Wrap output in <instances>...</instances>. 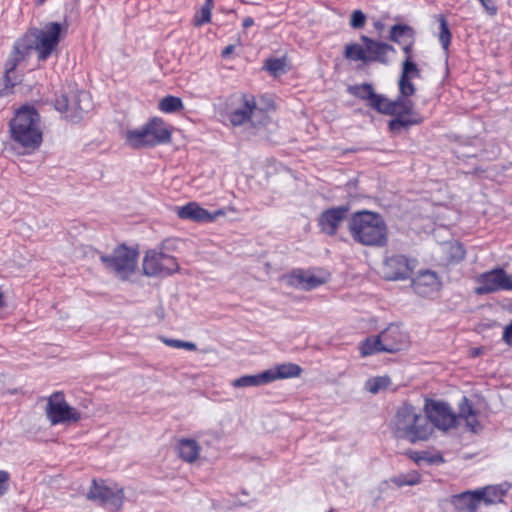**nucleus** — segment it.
Segmentation results:
<instances>
[{
	"label": "nucleus",
	"instance_id": "ddd939ff",
	"mask_svg": "<svg viewBox=\"0 0 512 512\" xmlns=\"http://www.w3.org/2000/svg\"><path fill=\"white\" fill-rule=\"evenodd\" d=\"M412 270L409 259L400 254L386 257L382 266L383 277L392 281L409 278Z\"/></svg>",
	"mask_w": 512,
	"mask_h": 512
},
{
	"label": "nucleus",
	"instance_id": "f8f14e48",
	"mask_svg": "<svg viewBox=\"0 0 512 512\" xmlns=\"http://www.w3.org/2000/svg\"><path fill=\"white\" fill-rule=\"evenodd\" d=\"M56 108L66 112V117L72 122H78L92 109L91 97L86 92H79L69 100L66 96L56 101Z\"/></svg>",
	"mask_w": 512,
	"mask_h": 512
},
{
	"label": "nucleus",
	"instance_id": "aec40b11",
	"mask_svg": "<svg viewBox=\"0 0 512 512\" xmlns=\"http://www.w3.org/2000/svg\"><path fill=\"white\" fill-rule=\"evenodd\" d=\"M256 110L254 97L243 95L242 106L229 113V121L233 126H240L249 120Z\"/></svg>",
	"mask_w": 512,
	"mask_h": 512
},
{
	"label": "nucleus",
	"instance_id": "f3484780",
	"mask_svg": "<svg viewBox=\"0 0 512 512\" xmlns=\"http://www.w3.org/2000/svg\"><path fill=\"white\" fill-rule=\"evenodd\" d=\"M412 77H420V70L412 60L405 59L399 79V97L408 99V97L415 94L416 88L411 81Z\"/></svg>",
	"mask_w": 512,
	"mask_h": 512
},
{
	"label": "nucleus",
	"instance_id": "c9c22d12",
	"mask_svg": "<svg viewBox=\"0 0 512 512\" xmlns=\"http://www.w3.org/2000/svg\"><path fill=\"white\" fill-rule=\"evenodd\" d=\"M212 7H213V0H206L204 5L201 8L199 14H196L194 17V25L195 26H201L205 23L210 22Z\"/></svg>",
	"mask_w": 512,
	"mask_h": 512
},
{
	"label": "nucleus",
	"instance_id": "8fccbe9b",
	"mask_svg": "<svg viewBox=\"0 0 512 512\" xmlns=\"http://www.w3.org/2000/svg\"><path fill=\"white\" fill-rule=\"evenodd\" d=\"M479 294H484V293H488V292H491L492 290H482V289H479V290H476Z\"/></svg>",
	"mask_w": 512,
	"mask_h": 512
},
{
	"label": "nucleus",
	"instance_id": "37998d69",
	"mask_svg": "<svg viewBox=\"0 0 512 512\" xmlns=\"http://www.w3.org/2000/svg\"><path fill=\"white\" fill-rule=\"evenodd\" d=\"M413 44H414V37L408 39V41H403V43L401 44L403 46V51L406 54V58L405 59L412 60V47H413Z\"/></svg>",
	"mask_w": 512,
	"mask_h": 512
},
{
	"label": "nucleus",
	"instance_id": "58836bf2",
	"mask_svg": "<svg viewBox=\"0 0 512 512\" xmlns=\"http://www.w3.org/2000/svg\"><path fill=\"white\" fill-rule=\"evenodd\" d=\"M285 61L280 58L267 59L264 68L272 75H279L284 72Z\"/></svg>",
	"mask_w": 512,
	"mask_h": 512
},
{
	"label": "nucleus",
	"instance_id": "bb28decb",
	"mask_svg": "<svg viewBox=\"0 0 512 512\" xmlns=\"http://www.w3.org/2000/svg\"><path fill=\"white\" fill-rule=\"evenodd\" d=\"M199 453L200 446L195 440L182 439L179 441L178 454L183 461L193 463L197 460Z\"/></svg>",
	"mask_w": 512,
	"mask_h": 512
},
{
	"label": "nucleus",
	"instance_id": "4c0bfd02",
	"mask_svg": "<svg viewBox=\"0 0 512 512\" xmlns=\"http://www.w3.org/2000/svg\"><path fill=\"white\" fill-rule=\"evenodd\" d=\"M394 483L397 486H413L420 482V475L417 472L402 474L394 478Z\"/></svg>",
	"mask_w": 512,
	"mask_h": 512
},
{
	"label": "nucleus",
	"instance_id": "79ce46f5",
	"mask_svg": "<svg viewBox=\"0 0 512 512\" xmlns=\"http://www.w3.org/2000/svg\"><path fill=\"white\" fill-rule=\"evenodd\" d=\"M478 1L481 3V5L484 7L486 12L490 16H494L497 13V7L494 3V0H478Z\"/></svg>",
	"mask_w": 512,
	"mask_h": 512
},
{
	"label": "nucleus",
	"instance_id": "473e14b6",
	"mask_svg": "<svg viewBox=\"0 0 512 512\" xmlns=\"http://www.w3.org/2000/svg\"><path fill=\"white\" fill-rule=\"evenodd\" d=\"M391 384V379L388 376H377L369 378L365 382V389L372 393L377 394L378 392L386 389Z\"/></svg>",
	"mask_w": 512,
	"mask_h": 512
},
{
	"label": "nucleus",
	"instance_id": "3c124183",
	"mask_svg": "<svg viewBox=\"0 0 512 512\" xmlns=\"http://www.w3.org/2000/svg\"><path fill=\"white\" fill-rule=\"evenodd\" d=\"M473 354H474V355H478V354H479V351H478V350H475V351L473 352Z\"/></svg>",
	"mask_w": 512,
	"mask_h": 512
},
{
	"label": "nucleus",
	"instance_id": "1a4fd4ad",
	"mask_svg": "<svg viewBox=\"0 0 512 512\" xmlns=\"http://www.w3.org/2000/svg\"><path fill=\"white\" fill-rule=\"evenodd\" d=\"M46 416L52 425L75 423L80 413L65 400L62 392H54L47 398Z\"/></svg>",
	"mask_w": 512,
	"mask_h": 512
},
{
	"label": "nucleus",
	"instance_id": "c756f323",
	"mask_svg": "<svg viewBox=\"0 0 512 512\" xmlns=\"http://www.w3.org/2000/svg\"><path fill=\"white\" fill-rule=\"evenodd\" d=\"M414 30L404 24H396L391 27L390 30V39L394 42L402 44L403 41H408V39L413 38Z\"/></svg>",
	"mask_w": 512,
	"mask_h": 512
},
{
	"label": "nucleus",
	"instance_id": "a19ab883",
	"mask_svg": "<svg viewBox=\"0 0 512 512\" xmlns=\"http://www.w3.org/2000/svg\"><path fill=\"white\" fill-rule=\"evenodd\" d=\"M10 475L7 471L0 470V496H3L9 490Z\"/></svg>",
	"mask_w": 512,
	"mask_h": 512
},
{
	"label": "nucleus",
	"instance_id": "5701e85b",
	"mask_svg": "<svg viewBox=\"0 0 512 512\" xmlns=\"http://www.w3.org/2000/svg\"><path fill=\"white\" fill-rule=\"evenodd\" d=\"M270 383L279 379H289L299 377L302 373V368L294 363L278 364L266 370Z\"/></svg>",
	"mask_w": 512,
	"mask_h": 512
},
{
	"label": "nucleus",
	"instance_id": "de8ad7c7",
	"mask_svg": "<svg viewBox=\"0 0 512 512\" xmlns=\"http://www.w3.org/2000/svg\"><path fill=\"white\" fill-rule=\"evenodd\" d=\"M254 24V20L251 17H246L243 20V27L248 28L251 27Z\"/></svg>",
	"mask_w": 512,
	"mask_h": 512
},
{
	"label": "nucleus",
	"instance_id": "7c9ffc66",
	"mask_svg": "<svg viewBox=\"0 0 512 512\" xmlns=\"http://www.w3.org/2000/svg\"><path fill=\"white\" fill-rule=\"evenodd\" d=\"M158 108L164 113H175L184 108L181 98L168 95L159 101Z\"/></svg>",
	"mask_w": 512,
	"mask_h": 512
},
{
	"label": "nucleus",
	"instance_id": "e433bc0d",
	"mask_svg": "<svg viewBox=\"0 0 512 512\" xmlns=\"http://www.w3.org/2000/svg\"><path fill=\"white\" fill-rule=\"evenodd\" d=\"M165 345L177 349H186L189 351H195L197 349V346L193 342L178 340V339H171L164 336H161L159 338Z\"/></svg>",
	"mask_w": 512,
	"mask_h": 512
},
{
	"label": "nucleus",
	"instance_id": "09e8293b",
	"mask_svg": "<svg viewBox=\"0 0 512 512\" xmlns=\"http://www.w3.org/2000/svg\"><path fill=\"white\" fill-rule=\"evenodd\" d=\"M6 306V299L3 292H0V309Z\"/></svg>",
	"mask_w": 512,
	"mask_h": 512
},
{
	"label": "nucleus",
	"instance_id": "a211bd4d",
	"mask_svg": "<svg viewBox=\"0 0 512 512\" xmlns=\"http://www.w3.org/2000/svg\"><path fill=\"white\" fill-rule=\"evenodd\" d=\"M361 41L365 46L366 51V62H380L387 63V54L390 51H394L393 46L384 43L375 41L368 36L362 35Z\"/></svg>",
	"mask_w": 512,
	"mask_h": 512
},
{
	"label": "nucleus",
	"instance_id": "412c9836",
	"mask_svg": "<svg viewBox=\"0 0 512 512\" xmlns=\"http://www.w3.org/2000/svg\"><path fill=\"white\" fill-rule=\"evenodd\" d=\"M145 127L150 135L153 146L170 142L171 131L166 127L162 119L155 117L148 121Z\"/></svg>",
	"mask_w": 512,
	"mask_h": 512
},
{
	"label": "nucleus",
	"instance_id": "b1692460",
	"mask_svg": "<svg viewBox=\"0 0 512 512\" xmlns=\"http://www.w3.org/2000/svg\"><path fill=\"white\" fill-rule=\"evenodd\" d=\"M476 491H467L452 498V504L457 512H476L480 504Z\"/></svg>",
	"mask_w": 512,
	"mask_h": 512
},
{
	"label": "nucleus",
	"instance_id": "f257e3e1",
	"mask_svg": "<svg viewBox=\"0 0 512 512\" xmlns=\"http://www.w3.org/2000/svg\"><path fill=\"white\" fill-rule=\"evenodd\" d=\"M61 31V24L49 22L42 29H30L15 42L5 63V89H11L21 81L16 67L33 51L37 52L40 61H45L52 54L59 43Z\"/></svg>",
	"mask_w": 512,
	"mask_h": 512
},
{
	"label": "nucleus",
	"instance_id": "f704fd0d",
	"mask_svg": "<svg viewBox=\"0 0 512 512\" xmlns=\"http://www.w3.org/2000/svg\"><path fill=\"white\" fill-rule=\"evenodd\" d=\"M438 22H439V41L443 47L444 50H448V47L451 42V32L449 29V25L447 22V19L444 15L438 16Z\"/></svg>",
	"mask_w": 512,
	"mask_h": 512
},
{
	"label": "nucleus",
	"instance_id": "f03ea898",
	"mask_svg": "<svg viewBox=\"0 0 512 512\" xmlns=\"http://www.w3.org/2000/svg\"><path fill=\"white\" fill-rule=\"evenodd\" d=\"M348 92L350 95L366 101L368 106L378 113L395 116L388 123L389 130L394 134L422 122V118L414 112V103L410 99L398 97L395 100H390L382 94H377L369 83L349 86Z\"/></svg>",
	"mask_w": 512,
	"mask_h": 512
},
{
	"label": "nucleus",
	"instance_id": "ea45409f",
	"mask_svg": "<svg viewBox=\"0 0 512 512\" xmlns=\"http://www.w3.org/2000/svg\"><path fill=\"white\" fill-rule=\"evenodd\" d=\"M366 22V16L361 10L353 11L351 15L350 25L354 29H361Z\"/></svg>",
	"mask_w": 512,
	"mask_h": 512
},
{
	"label": "nucleus",
	"instance_id": "4468645a",
	"mask_svg": "<svg viewBox=\"0 0 512 512\" xmlns=\"http://www.w3.org/2000/svg\"><path fill=\"white\" fill-rule=\"evenodd\" d=\"M349 210L350 208L347 205L324 210L318 219L321 231L329 236H334L339 226L347 218Z\"/></svg>",
	"mask_w": 512,
	"mask_h": 512
},
{
	"label": "nucleus",
	"instance_id": "49530a36",
	"mask_svg": "<svg viewBox=\"0 0 512 512\" xmlns=\"http://www.w3.org/2000/svg\"><path fill=\"white\" fill-rule=\"evenodd\" d=\"M234 50V46L233 45H228L227 47H225V49L222 51V56L225 58L227 57L229 54H231Z\"/></svg>",
	"mask_w": 512,
	"mask_h": 512
},
{
	"label": "nucleus",
	"instance_id": "c85d7f7f",
	"mask_svg": "<svg viewBox=\"0 0 512 512\" xmlns=\"http://www.w3.org/2000/svg\"><path fill=\"white\" fill-rule=\"evenodd\" d=\"M412 283L416 287H436L441 284L437 273L432 270L419 271Z\"/></svg>",
	"mask_w": 512,
	"mask_h": 512
},
{
	"label": "nucleus",
	"instance_id": "393cba45",
	"mask_svg": "<svg viewBox=\"0 0 512 512\" xmlns=\"http://www.w3.org/2000/svg\"><path fill=\"white\" fill-rule=\"evenodd\" d=\"M463 419L466 426L472 432H477L481 426L477 419V414L473 409V406L467 397H463L459 403L457 419Z\"/></svg>",
	"mask_w": 512,
	"mask_h": 512
},
{
	"label": "nucleus",
	"instance_id": "dca6fc26",
	"mask_svg": "<svg viewBox=\"0 0 512 512\" xmlns=\"http://www.w3.org/2000/svg\"><path fill=\"white\" fill-rule=\"evenodd\" d=\"M176 213L180 219L191 220L199 223L212 222L218 215H223L221 210L212 214L196 202H189L184 206L177 207Z\"/></svg>",
	"mask_w": 512,
	"mask_h": 512
},
{
	"label": "nucleus",
	"instance_id": "603ef678",
	"mask_svg": "<svg viewBox=\"0 0 512 512\" xmlns=\"http://www.w3.org/2000/svg\"><path fill=\"white\" fill-rule=\"evenodd\" d=\"M44 0H39L40 3H42Z\"/></svg>",
	"mask_w": 512,
	"mask_h": 512
},
{
	"label": "nucleus",
	"instance_id": "39448f33",
	"mask_svg": "<svg viewBox=\"0 0 512 512\" xmlns=\"http://www.w3.org/2000/svg\"><path fill=\"white\" fill-rule=\"evenodd\" d=\"M9 126L13 141L31 151L40 147L43 133L40 115L35 108L23 106L17 110Z\"/></svg>",
	"mask_w": 512,
	"mask_h": 512
},
{
	"label": "nucleus",
	"instance_id": "72a5a7b5",
	"mask_svg": "<svg viewBox=\"0 0 512 512\" xmlns=\"http://www.w3.org/2000/svg\"><path fill=\"white\" fill-rule=\"evenodd\" d=\"M383 346L381 342L380 335L367 338L361 345V355L369 356L375 353L384 352L381 347Z\"/></svg>",
	"mask_w": 512,
	"mask_h": 512
},
{
	"label": "nucleus",
	"instance_id": "a18cd8bd",
	"mask_svg": "<svg viewBox=\"0 0 512 512\" xmlns=\"http://www.w3.org/2000/svg\"><path fill=\"white\" fill-rule=\"evenodd\" d=\"M455 249L457 250V256H456V257H457V260H462V259H464V257H465V251H464L463 247H462L460 244H457V245L455 246Z\"/></svg>",
	"mask_w": 512,
	"mask_h": 512
},
{
	"label": "nucleus",
	"instance_id": "2f4dec72",
	"mask_svg": "<svg viewBox=\"0 0 512 512\" xmlns=\"http://www.w3.org/2000/svg\"><path fill=\"white\" fill-rule=\"evenodd\" d=\"M344 57L350 61H362L363 63H367L365 46L357 43H351L345 46Z\"/></svg>",
	"mask_w": 512,
	"mask_h": 512
},
{
	"label": "nucleus",
	"instance_id": "a878e982",
	"mask_svg": "<svg viewBox=\"0 0 512 512\" xmlns=\"http://www.w3.org/2000/svg\"><path fill=\"white\" fill-rule=\"evenodd\" d=\"M126 143L133 149L154 147L145 125L139 129L128 130L126 132Z\"/></svg>",
	"mask_w": 512,
	"mask_h": 512
},
{
	"label": "nucleus",
	"instance_id": "7ed1b4c3",
	"mask_svg": "<svg viewBox=\"0 0 512 512\" xmlns=\"http://www.w3.org/2000/svg\"><path fill=\"white\" fill-rule=\"evenodd\" d=\"M390 426L396 438L412 444L427 441L433 434V427L425 414L408 402L397 407Z\"/></svg>",
	"mask_w": 512,
	"mask_h": 512
},
{
	"label": "nucleus",
	"instance_id": "6e6552de",
	"mask_svg": "<svg viewBox=\"0 0 512 512\" xmlns=\"http://www.w3.org/2000/svg\"><path fill=\"white\" fill-rule=\"evenodd\" d=\"M87 498L111 511H118L123 505L124 491L116 484L108 485L94 479Z\"/></svg>",
	"mask_w": 512,
	"mask_h": 512
},
{
	"label": "nucleus",
	"instance_id": "0eeeda50",
	"mask_svg": "<svg viewBox=\"0 0 512 512\" xmlns=\"http://www.w3.org/2000/svg\"><path fill=\"white\" fill-rule=\"evenodd\" d=\"M138 253L126 245H118L110 255H101L100 259L107 270L121 280H127L137 268Z\"/></svg>",
	"mask_w": 512,
	"mask_h": 512
},
{
	"label": "nucleus",
	"instance_id": "2eb2a0df",
	"mask_svg": "<svg viewBox=\"0 0 512 512\" xmlns=\"http://www.w3.org/2000/svg\"><path fill=\"white\" fill-rule=\"evenodd\" d=\"M383 346L381 349L386 353H396L405 349L409 344V337L398 325H389L380 334Z\"/></svg>",
	"mask_w": 512,
	"mask_h": 512
},
{
	"label": "nucleus",
	"instance_id": "c03bdc74",
	"mask_svg": "<svg viewBox=\"0 0 512 512\" xmlns=\"http://www.w3.org/2000/svg\"><path fill=\"white\" fill-rule=\"evenodd\" d=\"M503 340L508 345H512V322L505 327L503 332Z\"/></svg>",
	"mask_w": 512,
	"mask_h": 512
},
{
	"label": "nucleus",
	"instance_id": "cd10ccee",
	"mask_svg": "<svg viewBox=\"0 0 512 512\" xmlns=\"http://www.w3.org/2000/svg\"><path fill=\"white\" fill-rule=\"evenodd\" d=\"M269 377L266 370L255 375H243L232 381L235 388L258 387L269 384Z\"/></svg>",
	"mask_w": 512,
	"mask_h": 512
},
{
	"label": "nucleus",
	"instance_id": "864d4df0",
	"mask_svg": "<svg viewBox=\"0 0 512 512\" xmlns=\"http://www.w3.org/2000/svg\"><path fill=\"white\" fill-rule=\"evenodd\" d=\"M511 512H512V510H511Z\"/></svg>",
	"mask_w": 512,
	"mask_h": 512
},
{
	"label": "nucleus",
	"instance_id": "423d86ee",
	"mask_svg": "<svg viewBox=\"0 0 512 512\" xmlns=\"http://www.w3.org/2000/svg\"><path fill=\"white\" fill-rule=\"evenodd\" d=\"M166 244L167 241H163L160 246L146 251L142 261L144 275L166 278L180 270L177 259L166 253Z\"/></svg>",
	"mask_w": 512,
	"mask_h": 512
},
{
	"label": "nucleus",
	"instance_id": "4be33fe9",
	"mask_svg": "<svg viewBox=\"0 0 512 512\" xmlns=\"http://www.w3.org/2000/svg\"><path fill=\"white\" fill-rule=\"evenodd\" d=\"M510 485L502 483L498 485H490L481 489L475 490L480 502H484L487 505L496 504L502 502L503 497L508 492Z\"/></svg>",
	"mask_w": 512,
	"mask_h": 512
},
{
	"label": "nucleus",
	"instance_id": "9b49d317",
	"mask_svg": "<svg viewBox=\"0 0 512 512\" xmlns=\"http://www.w3.org/2000/svg\"><path fill=\"white\" fill-rule=\"evenodd\" d=\"M424 411L433 428L448 431L457 426V415L446 402L426 399Z\"/></svg>",
	"mask_w": 512,
	"mask_h": 512
},
{
	"label": "nucleus",
	"instance_id": "9d476101",
	"mask_svg": "<svg viewBox=\"0 0 512 512\" xmlns=\"http://www.w3.org/2000/svg\"><path fill=\"white\" fill-rule=\"evenodd\" d=\"M331 278V274L323 268L313 267L309 269H294L289 274L284 275L282 285L285 286H306L315 288L326 285Z\"/></svg>",
	"mask_w": 512,
	"mask_h": 512
},
{
	"label": "nucleus",
	"instance_id": "6ab92c4d",
	"mask_svg": "<svg viewBox=\"0 0 512 512\" xmlns=\"http://www.w3.org/2000/svg\"><path fill=\"white\" fill-rule=\"evenodd\" d=\"M478 282L482 285L480 288H512V279L502 268H495L481 274Z\"/></svg>",
	"mask_w": 512,
	"mask_h": 512
},
{
	"label": "nucleus",
	"instance_id": "20e7f679",
	"mask_svg": "<svg viewBox=\"0 0 512 512\" xmlns=\"http://www.w3.org/2000/svg\"><path fill=\"white\" fill-rule=\"evenodd\" d=\"M349 231L354 241L364 246L383 247L388 242V228L379 213L356 212L349 220Z\"/></svg>",
	"mask_w": 512,
	"mask_h": 512
}]
</instances>
